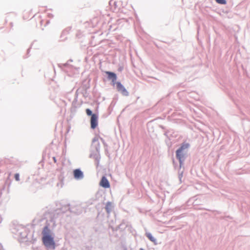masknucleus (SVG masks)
<instances>
[{
	"instance_id": "nucleus-1",
	"label": "nucleus",
	"mask_w": 250,
	"mask_h": 250,
	"mask_svg": "<svg viewBox=\"0 0 250 250\" xmlns=\"http://www.w3.org/2000/svg\"><path fill=\"white\" fill-rule=\"evenodd\" d=\"M42 242L47 247L55 248V242L53 238L49 234V230L48 227H45L42 231Z\"/></svg>"
},
{
	"instance_id": "nucleus-2",
	"label": "nucleus",
	"mask_w": 250,
	"mask_h": 250,
	"mask_svg": "<svg viewBox=\"0 0 250 250\" xmlns=\"http://www.w3.org/2000/svg\"><path fill=\"white\" fill-rule=\"evenodd\" d=\"M188 144H183L176 151V157L179 160L180 165L182 163L184 158L183 151L188 147Z\"/></svg>"
},
{
	"instance_id": "nucleus-3",
	"label": "nucleus",
	"mask_w": 250,
	"mask_h": 250,
	"mask_svg": "<svg viewBox=\"0 0 250 250\" xmlns=\"http://www.w3.org/2000/svg\"><path fill=\"white\" fill-rule=\"evenodd\" d=\"M116 85L117 90L122 93L124 95L127 96L128 92L124 86L121 84L120 82L115 83Z\"/></svg>"
},
{
	"instance_id": "nucleus-4",
	"label": "nucleus",
	"mask_w": 250,
	"mask_h": 250,
	"mask_svg": "<svg viewBox=\"0 0 250 250\" xmlns=\"http://www.w3.org/2000/svg\"><path fill=\"white\" fill-rule=\"evenodd\" d=\"M91 127L95 129L98 125V116L95 114H93L90 119Z\"/></svg>"
},
{
	"instance_id": "nucleus-5",
	"label": "nucleus",
	"mask_w": 250,
	"mask_h": 250,
	"mask_svg": "<svg viewBox=\"0 0 250 250\" xmlns=\"http://www.w3.org/2000/svg\"><path fill=\"white\" fill-rule=\"evenodd\" d=\"M100 185L105 188H110V184L107 178L105 176H103L100 182Z\"/></svg>"
},
{
	"instance_id": "nucleus-6",
	"label": "nucleus",
	"mask_w": 250,
	"mask_h": 250,
	"mask_svg": "<svg viewBox=\"0 0 250 250\" xmlns=\"http://www.w3.org/2000/svg\"><path fill=\"white\" fill-rule=\"evenodd\" d=\"M74 176L77 179H82L83 178V173L80 169H77L74 171Z\"/></svg>"
},
{
	"instance_id": "nucleus-7",
	"label": "nucleus",
	"mask_w": 250,
	"mask_h": 250,
	"mask_svg": "<svg viewBox=\"0 0 250 250\" xmlns=\"http://www.w3.org/2000/svg\"><path fill=\"white\" fill-rule=\"evenodd\" d=\"M105 73L108 75V78L109 79H112V82L114 84L117 79L116 75L113 72L109 71L105 72Z\"/></svg>"
},
{
	"instance_id": "nucleus-8",
	"label": "nucleus",
	"mask_w": 250,
	"mask_h": 250,
	"mask_svg": "<svg viewBox=\"0 0 250 250\" xmlns=\"http://www.w3.org/2000/svg\"><path fill=\"white\" fill-rule=\"evenodd\" d=\"M147 237L152 242L154 243L155 244L156 243V240L155 238H154V237L151 235V234L148 233L146 234Z\"/></svg>"
},
{
	"instance_id": "nucleus-9",
	"label": "nucleus",
	"mask_w": 250,
	"mask_h": 250,
	"mask_svg": "<svg viewBox=\"0 0 250 250\" xmlns=\"http://www.w3.org/2000/svg\"><path fill=\"white\" fill-rule=\"evenodd\" d=\"M111 206H112V204L111 203H110V202L107 203V204L106 205V207H105V209L108 213H109L110 211L111 208Z\"/></svg>"
},
{
	"instance_id": "nucleus-10",
	"label": "nucleus",
	"mask_w": 250,
	"mask_h": 250,
	"mask_svg": "<svg viewBox=\"0 0 250 250\" xmlns=\"http://www.w3.org/2000/svg\"><path fill=\"white\" fill-rule=\"evenodd\" d=\"M215 1L218 3L221 4H226L227 3L226 0H215Z\"/></svg>"
},
{
	"instance_id": "nucleus-11",
	"label": "nucleus",
	"mask_w": 250,
	"mask_h": 250,
	"mask_svg": "<svg viewBox=\"0 0 250 250\" xmlns=\"http://www.w3.org/2000/svg\"><path fill=\"white\" fill-rule=\"evenodd\" d=\"M86 113L87 115L88 116H92V115L93 114H92V111L88 108L86 109Z\"/></svg>"
},
{
	"instance_id": "nucleus-12",
	"label": "nucleus",
	"mask_w": 250,
	"mask_h": 250,
	"mask_svg": "<svg viewBox=\"0 0 250 250\" xmlns=\"http://www.w3.org/2000/svg\"><path fill=\"white\" fill-rule=\"evenodd\" d=\"M15 180L17 181H19L20 180V176L18 173H16L15 174Z\"/></svg>"
},
{
	"instance_id": "nucleus-13",
	"label": "nucleus",
	"mask_w": 250,
	"mask_h": 250,
	"mask_svg": "<svg viewBox=\"0 0 250 250\" xmlns=\"http://www.w3.org/2000/svg\"><path fill=\"white\" fill-rule=\"evenodd\" d=\"M98 141V137H95L93 139V143L95 142H96V141Z\"/></svg>"
},
{
	"instance_id": "nucleus-14",
	"label": "nucleus",
	"mask_w": 250,
	"mask_h": 250,
	"mask_svg": "<svg viewBox=\"0 0 250 250\" xmlns=\"http://www.w3.org/2000/svg\"><path fill=\"white\" fill-rule=\"evenodd\" d=\"M53 161H54V162L55 163H56V162H57L56 158L55 157H54L53 158Z\"/></svg>"
},
{
	"instance_id": "nucleus-15",
	"label": "nucleus",
	"mask_w": 250,
	"mask_h": 250,
	"mask_svg": "<svg viewBox=\"0 0 250 250\" xmlns=\"http://www.w3.org/2000/svg\"><path fill=\"white\" fill-rule=\"evenodd\" d=\"M140 250H144L143 249H140Z\"/></svg>"
}]
</instances>
